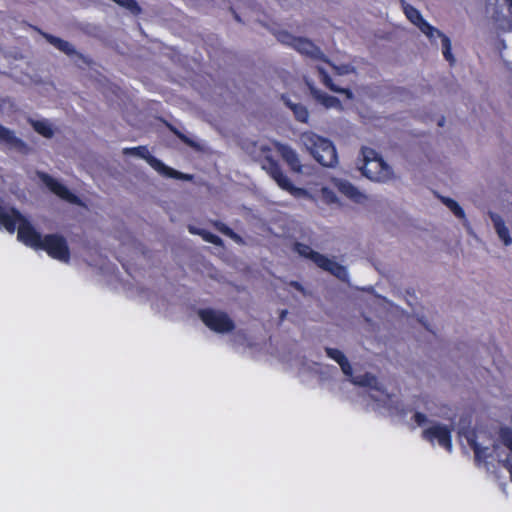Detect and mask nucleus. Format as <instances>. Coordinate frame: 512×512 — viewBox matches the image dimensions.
<instances>
[{"label": "nucleus", "instance_id": "6ab92c4d", "mask_svg": "<svg viewBox=\"0 0 512 512\" xmlns=\"http://www.w3.org/2000/svg\"><path fill=\"white\" fill-rule=\"evenodd\" d=\"M317 69H318L319 75H320L323 83L327 87H329L332 91L344 94L348 99L352 98V92L350 90L342 89V88L336 87L335 85L332 84L324 66L318 65Z\"/></svg>", "mask_w": 512, "mask_h": 512}, {"label": "nucleus", "instance_id": "4be33fe9", "mask_svg": "<svg viewBox=\"0 0 512 512\" xmlns=\"http://www.w3.org/2000/svg\"><path fill=\"white\" fill-rule=\"evenodd\" d=\"M291 110L293 111L296 119L300 122L306 123L309 118L308 110L305 106L301 104H292L290 102L287 103Z\"/></svg>", "mask_w": 512, "mask_h": 512}, {"label": "nucleus", "instance_id": "2eb2a0df", "mask_svg": "<svg viewBox=\"0 0 512 512\" xmlns=\"http://www.w3.org/2000/svg\"><path fill=\"white\" fill-rule=\"evenodd\" d=\"M311 93L314 99L326 109H334L338 111L343 109L341 102L336 97L330 96L313 87H311Z\"/></svg>", "mask_w": 512, "mask_h": 512}, {"label": "nucleus", "instance_id": "5701e85b", "mask_svg": "<svg viewBox=\"0 0 512 512\" xmlns=\"http://www.w3.org/2000/svg\"><path fill=\"white\" fill-rule=\"evenodd\" d=\"M0 141H3L5 143L13 145V146H17L18 144H21V141L14 136L13 132L10 131L9 129L3 127L1 124H0Z\"/></svg>", "mask_w": 512, "mask_h": 512}, {"label": "nucleus", "instance_id": "6e6552de", "mask_svg": "<svg viewBox=\"0 0 512 512\" xmlns=\"http://www.w3.org/2000/svg\"><path fill=\"white\" fill-rule=\"evenodd\" d=\"M199 317L209 329L216 333H228L235 328L233 320L223 311L205 309L199 312Z\"/></svg>", "mask_w": 512, "mask_h": 512}, {"label": "nucleus", "instance_id": "c756f323", "mask_svg": "<svg viewBox=\"0 0 512 512\" xmlns=\"http://www.w3.org/2000/svg\"><path fill=\"white\" fill-rule=\"evenodd\" d=\"M290 286H292V287H293V288H295L296 290H298V291H300V292L304 293V289H303V287H302V285H301L300 283H298V282H291V283H290Z\"/></svg>", "mask_w": 512, "mask_h": 512}, {"label": "nucleus", "instance_id": "9d476101", "mask_svg": "<svg viewBox=\"0 0 512 512\" xmlns=\"http://www.w3.org/2000/svg\"><path fill=\"white\" fill-rule=\"evenodd\" d=\"M40 180L46 185V187L60 199L74 205H82L81 200L72 193L63 183L59 180L49 176L45 173L38 174Z\"/></svg>", "mask_w": 512, "mask_h": 512}, {"label": "nucleus", "instance_id": "20e7f679", "mask_svg": "<svg viewBox=\"0 0 512 512\" xmlns=\"http://www.w3.org/2000/svg\"><path fill=\"white\" fill-rule=\"evenodd\" d=\"M358 169L371 181L387 183L396 179L393 167L370 147H362L358 158Z\"/></svg>", "mask_w": 512, "mask_h": 512}, {"label": "nucleus", "instance_id": "f257e3e1", "mask_svg": "<svg viewBox=\"0 0 512 512\" xmlns=\"http://www.w3.org/2000/svg\"><path fill=\"white\" fill-rule=\"evenodd\" d=\"M252 154L255 160L261 164L262 169L270 175L281 189L297 199H313L315 197L311 191L294 186L273 158L274 154L280 155L291 171L302 173L303 165L300 156L293 147L276 141H263L255 144Z\"/></svg>", "mask_w": 512, "mask_h": 512}, {"label": "nucleus", "instance_id": "ddd939ff", "mask_svg": "<svg viewBox=\"0 0 512 512\" xmlns=\"http://www.w3.org/2000/svg\"><path fill=\"white\" fill-rule=\"evenodd\" d=\"M331 184L340 194L355 203H362L366 199V196L348 180L332 178Z\"/></svg>", "mask_w": 512, "mask_h": 512}, {"label": "nucleus", "instance_id": "f03ea898", "mask_svg": "<svg viewBox=\"0 0 512 512\" xmlns=\"http://www.w3.org/2000/svg\"><path fill=\"white\" fill-rule=\"evenodd\" d=\"M0 228L10 233L18 230V239L33 249H43L47 254L64 263L70 258L66 240L58 235H46L42 237L17 210L0 209Z\"/></svg>", "mask_w": 512, "mask_h": 512}, {"label": "nucleus", "instance_id": "f8f14e48", "mask_svg": "<svg viewBox=\"0 0 512 512\" xmlns=\"http://www.w3.org/2000/svg\"><path fill=\"white\" fill-rule=\"evenodd\" d=\"M333 188V186L331 187L330 185L326 184L310 183L306 190L311 191L315 195L313 199H310L311 201L319 199L328 205L341 206L340 199L335 194Z\"/></svg>", "mask_w": 512, "mask_h": 512}, {"label": "nucleus", "instance_id": "f3484780", "mask_svg": "<svg viewBox=\"0 0 512 512\" xmlns=\"http://www.w3.org/2000/svg\"><path fill=\"white\" fill-rule=\"evenodd\" d=\"M294 48L301 54L312 58H319L321 56L320 50L308 39L297 38Z\"/></svg>", "mask_w": 512, "mask_h": 512}, {"label": "nucleus", "instance_id": "7ed1b4c3", "mask_svg": "<svg viewBox=\"0 0 512 512\" xmlns=\"http://www.w3.org/2000/svg\"><path fill=\"white\" fill-rule=\"evenodd\" d=\"M329 358L334 360L341 367L342 372L349 377V380L359 386L366 387L372 407L391 415L401 414L403 409L398 394L388 392L372 375H352L351 365L342 351L335 348H326Z\"/></svg>", "mask_w": 512, "mask_h": 512}, {"label": "nucleus", "instance_id": "a878e982", "mask_svg": "<svg viewBox=\"0 0 512 512\" xmlns=\"http://www.w3.org/2000/svg\"><path fill=\"white\" fill-rule=\"evenodd\" d=\"M277 39L281 43L292 46V47H295V42L297 41L296 37H294L293 35H291L290 33L286 32V31L278 32Z\"/></svg>", "mask_w": 512, "mask_h": 512}, {"label": "nucleus", "instance_id": "72a5a7b5", "mask_svg": "<svg viewBox=\"0 0 512 512\" xmlns=\"http://www.w3.org/2000/svg\"><path fill=\"white\" fill-rule=\"evenodd\" d=\"M510 6H511V8H512V0L510 1Z\"/></svg>", "mask_w": 512, "mask_h": 512}, {"label": "nucleus", "instance_id": "aec40b11", "mask_svg": "<svg viewBox=\"0 0 512 512\" xmlns=\"http://www.w3.org/2000/svg\"><path fill=\"white\" fill-rule=\"evenodd\" d=\"M188 230L192 234H196V235L201 236L203 238V240L206 241V242H209V243H212V244H215V245H221L222 244V241H221V239L218 236H216V235H214V234H212V233H210V232H208V231H206L204 229H199V228H197L195 226H189Z\"/></svg>", "mask_w": 512, "mask_h": 512}, {"label": "nucleus", "instance_id": "2f4dec72", "mask_svg": "<svg viewBox=\"0 0 512 512\" xmlns=\"http://www.w3.org/2000/svg\"><path fill=\"white\" fill-rule=\"evenodd\" d=\"M244 336V334L241 332V331H238L235 335H234V341H238L240 338H242Z\"/></svg>", "mask_w": 512, "mask_h": 512}, {"label": "nucleus", "instance_id": "dca6fc26", "mask_svg": "<svg viewBox=\"0 0 512 512\" xmlns=\"http://www.w3.org/2000/svg\"><path fill=\"white\" fill-rule=\"evenodd\" d=\"M46 40L53 45L56 49L60 50L61 52L65 53L66 55L73 57V56H79L78 52L75 50L73 45L63 39H60L58 37L52 36V35H45Z\"/></svg>", "mask_w": 512, "mask_h": 512}, {"label": "nucleus", "instance_id": "4468645a", "mask_svg": "<svg viewBox=\"0 0 512 512\" xmlns=\"http://www.w3.org/2000/svg\"><path fill=\"white\" fill-rule=\"evenodd\" d=\"M489 216L499 240L505 246H510L512 244V237L504 219L499 214L493 212L489 213Z\"/></svg>", "mask_w": 512, "mask_h": 512}, {"label": "nucleus", "instance_id": "bb28decb", "mask_svg": "<svg viewBox=\"0 0 512 512\" xmlns=\"http://www.w3.org/2000/svg\"><path fill=\"white\" fill-rule=\"evenodd\" d=\"M113 1L116 2L118 5L125 7L126 9H128L130 12H132L134 14H137L140 11L139 6L137 5V3L134 0H113Z\"/></svg>", "mask_w": 512, "mask_h": 512}, {"label": "nucleus", "instance_id": "1a4fd4ad", "mask_svg": "<svg viewBox=\"0 0 512 512\" xmlns=\"http://www.w3.org/2000/svg\"><path fill=\"white\" fill-rule=\"evenodd\" d=\"M125 152L131 153L135 156L145 159L153 169H155L158 173H160L161 175H163L165 177L176 178V179H189L188 176L183 175L182 173L166 166L160 160L151 156L145 147H135V148H131V149H125Z\"/></svg>", "mask_w": 512, "mask_h": 512}, {"label": "nucleus", "instance_id": "b1692460", "mask_svg": "<svg viewBox=\"0 0 512 512\" xmlns=\"http://www.w3.org/2000/svg\"><path fill=\"white\" fill-rule=\"evenodd\" d=\"M443 203L454 213V215L460 219L465 217L464 210L460 205L451 198H444Z\"/></svg>", "mask_w": 512, "mask_h": 512}, {"label": "nucleus", "instance_id": "a211bd4d", "mask_svg": "<svg viewBox=\"0 0 512 512\" xmlns=\"http://www.w3.org/2000/svg\"><path fill=\"white\" fill-rule=\"evenodd\" d=\"M402 9L408 20L418 29L422 26V23L427 22L421 15L420 11L410 4L402 2Z\"/></svg>", "mask_w": 512, "mask_h": 512}, {"label": "nucleus", "instance_id": "7c9ffc66", "mask_svg": "<svg viewBox=\"0 0 512 512\" xmlns=\"http://www.w3.org/2000/svg\"><path fill=\"white\" fill-rule=\"evenodd\" d=\"M181 138H182V139H183L187 144H189L190 146H193V147H196V146H197V145H196V143H195L194 141H192V140H190V139H188V138H186V137H184V136H181Z\"/></svg>", "mask_w": 512, "mask_h": 512}, {"label": "nucleus", "instance_id": "393cba45", "mask_svg": "<svg viewBox=\"0 0 512 512\" xmlns=\"http://www.w3.org/2000/svg\"><path fill=\"white\" fill-rule=\"evenodd\" d=\"M327 65L331 66L332 69L335 71L338 75H348L354 72V67L350 64H337V63H330L327 62Z\"/></svg>", "mask_w": 512, "mask_h": 512}, {"label": "nucleus", "instance_id": "423d86ee", "mask_svg": "<svg viewBox=\"0 0 512 512\" xmlns=\"http://www.w3.org/2000/svg\"><path fill=\"white\" fill-rule=\"evenodd\" d=\"M411 419L417 427L422 428L423 439L432 444L437 443L448 452L452 451V426L434 421L427 414L420 411H415Z\"/></svg>", "mask_w": 512, "mask_h": 512}, {"label": "nucleus", "instance_id": "cd10ccee", "mask_svg": "<svg viewBox=\"0 0 512 512\" xmlns=\"http://www.w3.org/2000/svg\"><path fill=\"white\" fill-rule=\"evenodd\" d=\"M216 227L220 232L227 235L228 237L233 239L235 242H238V243L241 242V238L237 234H235L230 228L225 226L224 224L217 223Z\"/></svg>", "mask_w": 512, "mask_h": 512}, {"label": "nucleus", "instance_id": "473e14b6", "mask_svg": "<svg viewBox=\"0 0 512 512\" xmlns=\"http://www.w3.org/2000/svg\"><path fill=\"white\" fill-rule=\"evenodd\" d=\"M428 412H429V415L430 416H436L437 414L432 412V410L430 408H427Z\"/></svg>", "mask_w": 512, "mask_h": 512}, {"label": "nucleus", "instance_id": "9b49d317", "mask_svg": "<svg viewBox=\"0 0 512 512\" xmlns=\"http://www.w3.org/2000/svg\"><path fill=\"white\" fill-rule=\"evenodd\" d=\"M419 30L430 40L434 41L436 38H440L442 42V53L445 59L449 62H453L454 58L451 52V41L436 27L430 25L428 22L422 23Z\"/></svg>", "mask_w": 512, "mask_h": 512}, {"label": "nucleus", "instance_id": "39448f33", "mask_svg": "<svg viewBox=\"0 0 512 512\" xmlns=\"http://www.w3.org/2000/svg\"><path fill=\"white\" fill-rule=\"evenodd\" d=\"M299 144L321 165L332 168L338 164L336 148L329 139L313 131H305L299 135Z\"/></svg>", "mask_w": 512, "mask_h": 512}, {"label": "nucleus", "instance_id": "0eeeda50", "mask_svg": "<svg viewBox=\"0 0 512 512\" xmlns=\"http://www.w3.org/2000/svg\"><path fill=\"white\" fill-rule=\"evenodd\" d=\"M293 250L299 256L312 261L317 267L329 272L338 279H347L348 273L346 268L337 263L334 258H329L328 256L313 250L310 246L299 242L294 243Z\"/></svg>", "mask_w": 512, "mask_h": 512}, {"label": "nucleus", "instance_id": "412c9836", "mask_svg": "<svg viewBox=\"0 0 512 512\" xmlns=\"http://www.w3.org/2000/svg\"><path fill=\"white\" fill-rule=\"evenodd\" d=\"M31 125L36 132L44 137H51L53 135V128L47 120H32Z\"/></svg>", "mask_w": 512, "mask_h": 512}, {"label": "nucleus", "instance_id": "c85d7f7f", "mask_svg": "<svg viewBox=\"0 0 512 512\" xmlns=\"http://www.w3.org/2000/svg\"><path fill=\"white\" fill-rule=\"evenodd\" d=\"M314 371L316 373H319L321 375H329L330 372L333 370V368L329 367L328 365H319V364H314Z\"/></svg>", "mask_w": 512, "mask_h": 512}]
</instances>
